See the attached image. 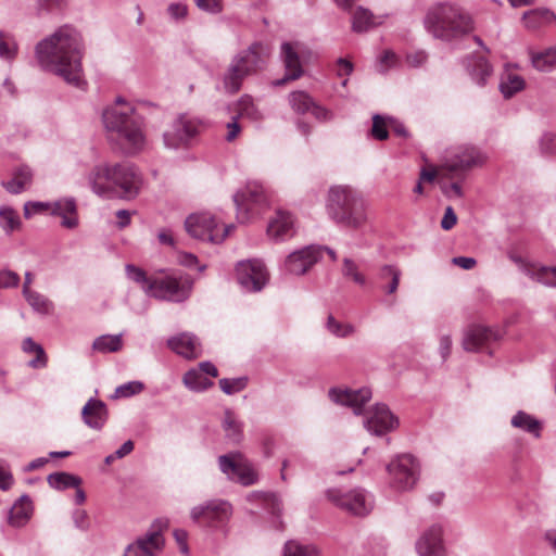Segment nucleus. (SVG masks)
<instances>
[{"label":"nucleus","instance_id":"1","mask_svg":"<svg viewBox=\"0 0 556 556\" xmlns=\"http://www.w3.org/2000/svg\"><path fill=\"white\" fill-rule=\"evenodd\" d=\"M85 43L80 31L70 24L58 27L35 46L39 67L61 77L66 84L84 89L83 58Z\"/></svg>","mask_w":556,"mask_h":556},{"label":"nucleus","instance_id":"2","mask_svg":"<svg viewBox=\"0 0 556 556\" xmlns=\"http://www.w3.org/2000/svg\"><path fill=\"white\" fill-rule=\"evenodd\" d=\"M102 123L108 139L115 142L123 153L135 155L147 146L146 119L139 113L138 106L123 97H116L114 102L102 111Z\"/></svg>","mask_w":556,"mask_h":556},{"label":"nucleus","instance_id":"3","mask_svg":"<svg viewBox=\"0 0 556 556\" xmlns=\"http://www.w3.org/2000/svg\"><path fill=\"white\" fill-rule=\"evenodd\" d=\"M86 179L94 194L108 200L131 201L143 184L138 168L128 162H100L90 168Z\"/></svg>","mask_w":556,"mask_h":556},{"label":"nucleus","instance_id":"4","mask_svg":"<svg viewBox=\"0 0 556 556\" xmlns=\"http://www.w3.org/2000/svg\"><path fill=\"white\" fill-rule=\"evenodd\" d=\"M424 23L434 38L447 42L462 39L475 29L470 14L452 3H438L431 7Z\"/></svg>","mask_w":556,"mask_h":556},{"label":"nucleus","instance_id":"5","mask_svg":"<svg viewBox=\"0 0 556 556\" xmlns=\"http://www.w3.org/2000/svg\"><path fill=\"white\" fill-rule=\"evenodd\" d=\"M326 210L330 219L340 227L361 229L368 220L364 198L349 186H333L329 189Z\"/></svg>","mask_w":556,"mask_h":556},{"label":"nucleus","instance_id":"6","mask_svg":"<svg viewBox=\"0 0 556 556\" xmlns=\"http://www.w3.org/2000/svg\"><path fill=\"white\" fill-rule=\"evenodd\" d=\"M486 159L485 153L475 146H458L445 155L441 175L443 178L464 180L469 170L481 167Z\"/></svg>","mask_w":556,"mask_h":556},{"label":"nucleus","instance_id":"7","mask_svg":"<svg viewBox=\"0 0 556 556\" xmlns=\"http://www.w3.org/2000/svg\"><path fill=\"white\" fill-rule=\"evenodd\" d=\"M193 281L186 275L162 273L152 279L148 286V295L162 301L181 303L189 299Z\"/></svg>","mask_w":556,"mask_h":556},{"label":"nucleus","instance_id":"8","mask_svg":"<svg viewBox=\"0 0 556 556\" xmlns=\"http://www.w3.org/2000/svg\"><path fill=\"white\" fill-rule=\"evenodd\" d=\"M231 516V504L222 498L207 500L190 509V518L195 525L214 531L225 532Z\"/></svg>","mask_w":556,"mask_h":556},{"label":"nucleus","instance_id":"9","mask_svg":"<svg viewBox=\"0 0 556 556\" xmlns=\"http://www.w3.org/2000/svg\"><path fill=\"white\" fill-rule=\"evenodd\" d=\"M233 202L237 207L238 220L247 223L268 207L269 194L262 184L251 181L233 194Z\"/></svg>","mask_w":556,"mask_h":556},{"label":"nucleus","instance_id":"10","mask_svg":"<svg viewBox=\"0 0 556 556\" xmlns=\"http://www.w3.org/2000/svg\"><path fill=\"white\" fill-rule=\"evenodd\" d=\"M186 231L194 239L222 243L233 228L232 225L220 228L215 216L208 212L189 215L185 220Z\"/></svg>","mask_w":556,"mask_h":556},{"label":"nucleus","instance_id":"11","mask_svg":"<svg viewBox=\"0 0 556 556\" xmlns=\"http://www.w3.org/2000/svg\"><path fill=\"white\" fill-rule=\"evenodd\" d=\"M327 497L336 506L359 517L368 515L375 505L374 495L363 488H354L349 491L329 489Z\"/></svg>","mask_w":556,"mask_h":556},{"label":"nucleus","instance_id":"12","mask_svg":"<svg viewBox=\"0 0 556 556\" xmlns=\"http://www.w3.org/2000/svg\"><path fill=\"white\" fill-rule=\"evenodd\" d=\"M419 463L413 455H397L387 466L390 486L401 492L412 490L419 479Z\"/></svg>","mask_w":556,"mask_h":556},{"label":"nucleus","instance_id":"13","mask_svg":"<svg viewBox=\"0 0 556 556\" xmlns=\"http://www.w3.org/2000/svg\"><path fill=\"white\" fill-rule=\"evenodd\" d=\"M219 470L232 482L250 486L258 481V473L240 452H230L218 457Z\"/></svg>","mask_w":556,"mask_h":556},{"label":"nucleus","instance_id":"14","mask_svg":"<svg viewBox=\"0 0 556 556\" xmlns=\"http://www.w3.org/2000/svg\"><path fill=\"white\" fill-rule=\"evenodd\" d=\"M237 280L244 292H260L268 281V273L260 260L241 261L236 267Z\"/></svg>","mask_w":556,"mask_h":556},{"label":"nucleus","instance_id":"15","mask_svg":"<svg viewBox=\"0 0 556 556\" xmlns=\"http://www.w3.org/2000/svg\"><path fill=\"white\" fill-rule=\"evenodd\" d=\"M363 424L370 434L382 437L397 428L399 419L388 405L378 403L366 412Z\"/></svg>","mask_w":556,"mask_h":556},{"label":"nucleus","instance_id":"16","mask_svg":"<svg viewBox=\"0 0 556 556\" xmlns=\"http://www.w3.org/2000/svg\"><path fill=\"white\" fill-rule=\"evenodd\" d=\"M502 338L498 329L482 325H470L464 330L462 345L467 352H479Z\"/></svg>","mask_w":556,"mask_h":556},{"label":"nucleus","instance_id":"17","mask_svg":"<svg viewBox=\"0 0 556 556\" xmlns=\"http://www.w3.org/2000/svg\"><path fill=\"white\" fill-rule=\"evenodd\" d=\"M197 134V123L186 115H180L174 121L170 129L164 132V144L168 149L176 150L186 147Z\"/></svg>","mask_w":556,"mask_h":556},{"label":"nucleus","instance_id":"18","mask_svg":"<svg viewBox=\"0 0 556 556\" xmlns=\"http://www.w3.org/2000/svg\"><path fill=\"white\" fill-rule=\"evenodd\" d=\"M443 527L434 523L427 528L415 543L418 556H447Z\"/></svg>","mask_w":556,"mask_h":556},{"label":"nucleus","instance_id":"19","mask_svg":"<svg viewBox=\"0 0 556 556\" xmlns=\"http://www.w3.org/2000/svg\"><path fill=\"white\" fill-rule=\"evenodd\" d=\"M328 396L333 403L351 407L355 415H361L363 406L371 399V391L368 388L353 390L334 387L329 390Z\"/></svg>","mask_w":556,"mask_h":556},{"label":"nucleus","instance_id":"20","mask_svg":"<svg viewBox=\"0 0 556 556\" xmlns=\"http://www.w3.org/2000/svg\"><path fill=\"white\" fill-rule=\"evenodd\" d=\"M321 257L319 245H307L290 253L285 261V268L292 275L305 274Z\"/></svg>","mask_w":556,"mask_h":556},{"label":"nucleus","instance_id":"21","mask_svg":"<svg viewBox=\"0 0 556 556\" xmlns=\"http://www.w3.org/2000/svg\"><path fill=\"white\" fill-rule=\"evenodd\" d=\"M295 218L286 210H277L269 219L266 233L274 242H283L295 235Z\"/></svg>","mask_w":556,"mask_h":556},{"label":"nucleus","instance_id":"22","mask_svg":"<svg viewBox=\"0 0 556 556\" xmlns=\"http://www.w3.org/2000/svg\"><path fill=\"white\" fill-rule=\"evenodd\" d=\"M163 545L164 538L159 530L148 531L128 544L123 556H155Z\"/></svg>","mask_w":556,"mask_h":556},{"label":"nucleus","instance_id":"23","mask_svg":"<svg viewBox=\"0 0 556 556\" xmlns=\"http://www.w3.org/2000/svg\"><path fill=\"white\" fill-rule=\"evenodd\" d=\"M50 214L61 217V226L66 229H75L79 225L77 201L74 197L51 201Z\"/></svg>","mask_w":556,"mask_h":556},{"label":"nucleus","instance_id":"24","mask_svg":"<svg viewBox=\"0 0 556 556\" xmlns=\"http://www.w3.org/2000/svg\"><path fill=\"white\" fill-rule=\"evenodd\" d=\"M289 104L292 110L298 114H305L311 112L319 121H327L330 117V112L325 108L315 103L312 97L302 90L293 91L288 96Z\"/></svg>","mask_w":556,"mask_h":556},{"label":"nucleus","instance_id":"25","mask_svg":"<svg viewBox=\"0 0 556 556\" xmlns=\"http://www.w3.org/2000/svg\"><path fill=\"white\" fill-rule=\"evenodd\" d=\"M167 346L185 358H197L201 355L202 349L197 336L190 332H182L167 340Z\"/></svg>","mask_w":556,"mask_h":556},{"label":"nucleus","instance_id":"26","mask_svg":"<svg viewBox=\"0 0 556 556\" xmlns=\"http://www.w3.org/2000/svg\"><path fill=\"white\" fill-rule=\"evenodd\" d=\"M280 53L285 64L286 75L283 78L275 81L276 86H281L289 80H295L303 75L302 63L293 43L283 42Z\"/></svg>","mask_w":556,"mask_h":556},{"label":"nucleus","instance_id":"27","mask_svg":"<svg viewBox=\"0 0 556 556\" xmlns=\"http://www.w3.org/2000/svg\"><path fill=\"white\" fill-rule=\"evenodd\" d=\"M232 61H238V65L245 72V74H248V76L253 75L265 64L263 46L258 42H254L247 49L237 53L232 58Z\"/></svg>","mask_w":556,"mask_h":556},{"label":"nucleus","instance_id":"28","mask_svg":"<svg viewBox=\"0 0 556 556\" xmlns=\"http://www.w3.org/2000/svg\"><path fill=\"white\" fill-rule=\"evenodd\" d=\"M84 422L91 429L101 430L108 420V408L103 401L90 397L81 409Z\"/></svg>","mask_w":556,"mask_h":556},{"label":"nucleus","instance_id":"29","mask_svg":"<svg viewBox=\"0 0 556 556\" xmlns=\"http://www.w3.org/2000/svg\"><path fill=\"white\" fill-rule=\"evenodd\" d=\"M33 515V504L27 495H22L11 507L8 522L14 528L24 527Z\"/></svg>","mask_w":556,"mask_h":556},{"label":"nucleus","instance_id":"30","mask_svg":"<svg viewBox=\"0 0 556 556\" xmlns=\"http://www.w3.org/2000/svg\"><path fill=\"white\" fill-rule=\"evenodd\" d=\"M33 180V170L27 165H20L12 172V177L2 182L4 189L12 194H18L30 185Z\"/></svg>","mask_w":556,"mask_h":556},{"label":"nucleus","instance_id":"31","mask_svg":"<svg viewBox=\"0 0 556 556\" xmlns=\"http://www.w3.org/2000/svg\"><path fill=\"white\" fill-rule=\"evenodd\" d=\"M247 77L248 74L238 65V61L231 60L223 76L225 91L230 94L238 92Z\"/></svg>","mask_w":556,"mask_h":556},{"label":"nucleus","instance_id":"32","mask_svg":"<svg viewBox=\"0 0 556 556\" xmlns=\"http://www.w3.org/2000/svg\"><path fill=\"white\" fill-rule=\"evenodd\" d=\"M510 425L516 429H520L527 433L532 434L534 438L541 437V422L525 410H518L511 417Z\"/></svg>","mask_w":556,"mask_h":556},{"label":"nucleus","instance_id":"33","mask_svg":"<svg viewBox=\"0 0 556 556\" xmlns=\"http://www.w3.org/2000/svg\"><path fill=\"white\" fill-rule=\"evenodd\" d=\"M467 67L472 80L479 86H483L492 73V66L483 56H471Z\"/></svg>","mask_w":556,"mask_h":556},{"label":"nucleus","instance_id":"34","mask_svg":"<svg viewBox=\"0 0 556 556\" xmlns=\"http://www.w3.org/2000/svg\"><path fill=\"white\" fill-rule=\"evenodd\" d=\"M380 23L372 12L364 7H357L352 13V30L355 33H365Z\"/></svg>","mask_w":556,"mask_h":556},{"label":"nucleus","instance_id":"35","mask_svg":"<svg viewBox=\"0 0 556 556\" xmlns=\"http://www.w3.org/2000/svg\"><path fill=\"white\" fill-rule=\"evenodd\" d=\"M250 503H260L271 514H280L282 509L281 501L276 493L253 491L247 495Z\"/></svg>","mask_w":556,"mask_h":556},{"label":"nucleus","instance_id":"36","mask_svg":"<svg viewBox=\"0 0 556 556\" xmlns=\"http://www.w3.org/2000/svg\"><path fill=\"white\" fill-rule=\"evenodd\" d=\"M525 87L526 81L520 75L511 73L509 71H506L502 75L500 90L505 99L514 97L516 93L523 90Z\"/></svg>","mask_w":556,"mask_h":556},{"label":"nucleus","instance_id":"37","mask_svg":"<svg viewBox=\"0 0 556 556\" xmlns=\"http://www.w3.org/2000/svg\"><path fill=\"white\" fill-rule=\"evenodd\" d=\"M184 386L192 392H203L213 387V381L202 375L201 370L191 368L182 377Z\"/></svg>","mask_w":556,"mask_h":556},{"label":"nucleus","instance_id":"38","mask_svg":"<svg viewBox=\"0 0 556 556\" xmlns=\"http://www.w3.org/2000/svg\"><path fill=\"white\" fill-rule=\"evenodd\" d=\"M223 429L225 431L226 438L231 443H239L243 438V424L237 419L233 412L230 409H226L223 419Z\"/></svg>","mask_w":556,"mask_h":556},{"label":"nucleus","instance_id":"39","mask_svg":"<svg viewBox=\"0 0 556 556\" xmlns=\"http://www.w3.org/2000/svg\"><path fill=\"white\" fill-rule=\"evenodd\" d=\"M47 481L52 489L58 491L78 488L83 482L80 477L65 471L50 473Z\"/></svg>","mask_w":556,"mask_h":556},{"label":"nucleus","instance_id":"40","mask_svg":"<svg viewBox=\"0 0 556 556\" xmlns=\"http://www.w3.org/2000/svg\"><path fill=\"white\" fill-rule=\"evenodd\" d=\"M18 49L15 36L0 30V59L9 64L13 63L18 54Z\"/></svg>","mask_w":556,"mask_h":556},{"label":"nucleus","instance_id":"41","mask_svg":"<svg viewBox=\"0 0 556 556\" xmlns=\"http://www.w3.org/2000/svg\"><path fill=\"white\" fill-rule=\"evenodd\" d=\"M123 334H102L94 339L92 349L99 353H115L123 348Z\"/></svg>","mask_w":556,"mask_h":556},{"label":"nucleus","instance_id":"42","mask_svg":"<svg viewBox=\"0 0 556 556\" xmlns=\"http://www.w3.org/2000/svg\"><path fill=\"white\" fill-rule=\"evenodd\" d=\"M531 63L540 72H552L556 68V48L532 53Z\"/></svg>","mask_w":556,"mask_h":556},{"label":"nucleus","instance_id":"43","mask_svg":"<svg viewBox=\"0 0 556 556\" xmlns=\"http://www.w3.org/2000/svg\"><path fill=\"white\" fill-rule=\"evenodd\" d=\"M22 349L27 354H36V357L28 362V366L31 368H45L48 363V358L43 348L36 343L31 338H25L22 344Z\"/></svg>","mask_w":556,"mask_h":556},{"label":"nucleus","instance_id":"44","mask_svg":"<svg viewBox=\"0 0 556 556\" xmlns=\"http://www.w3.org/2000/svg\"><path fill=\"white\" fill-rule=\"evenodd\" d=\"M282 556H320V551L313 544L289 540L283 545Z\"/></svg>","mask_w":556,"mask_h":556},{"label":"nucleus","instance_id":"45","mask_svg":"<svg viewBox=\"0 0 556 556\" xmlns=\"http://www.w3.org/2000/svg\"><path fill=\"white\" fill-rule=\"evenodd\" d=\"M22 226L18 213L10 206H0V228L5 235H12Z\"/></svg>","mask_w":556,"mask_h":556},{"label":"nucleus","instance_id":"46","mask_svg":"<svg viewBox=\"0 0 556 556\" xmlns=\"http://www.w3.org/2000/svg\"><path fill=\"white\" fill-rule=\"evenodd\" d=\"M22 293L31 308L39 314L48 315L53 308L52 302L37 291L22 290Z\"/></svg>","mask_w":556,"mask_h":556},{"label":"nucleus","instance_id":"47","mask_svg":"<svg viewBox=\"0 0 556 556\" xmlns=\"http://www.w3.org/2000/svg\"><path fill=\"white\" fill-rule=\"evenodd\" d=\"M237 116L245 117L253 122H258L263 118V115L255 105L253 98L249 94L242 96L237 102Z\"/></svg>","mask_w":556,"mask_h":556},{"label":"nucleus","instance_id":"48","mask_svg":"<svg viewBox=\"0 0 556 556\" xmlns=\"http://www.w3.org/2000/svg\"><path fill=\"white\" fill-rule=\"evenodd\" d=\"M527 274L544 286L556 287V267H532Z\"/></svg>","mask_w":556,"mask_h":556},{"label":"nucleus","instance_id":"49","mask_svg":"<svg viewBox=\"0 0 556 556\" xmlns=\"http://www.w3.org/2000/svg\"><path fill=\"white\" fill-rule=\"evenodd\" d=\"M384 276H390V280L382 288L386 290L387 293L392 294L397 290L401 271L395 266L384 265L380 269L379 279H383Z\"/></svg>","mask_w":556,"mask_h":556},{"label":"nucleus","instance_id":"50","mask_svg":"<svg viewBox=\"0 0 556 556\" xmlns=\"http://www.w3.org/2000/svg\"><path fill=\"white\" fill-rule=\"evenodd\" d=\"M220 390L227 394L232 395L245 389L248 384L247 377L238 378H223L218 381Z\"/></svg>","mask_w":556,"mask_h":556},{"label":"nucleus","instance_id":"51","mask_svg":"<svg viewBox=\"0 0 556 556\" xmlns=\"http://www.w3.org/2000/svg\"><path fill=\"white\" fill-rule=\"evenodd\" d=\"M125 269L128 279L140 285L144 293L148 295V286L152 285L153 277H148L144 270L131 264L126 265Z\"/></svg>","mask_w":556,"mask_h":556},{"label":"nucleus","instance_id":"52","mask_svg":"<svg viewBox=\"0 0 556 556\" xmlns=\"http://www.w3.org/2000/svg\"><path fill=\"white\" fill-rule=\"evenodd\" d=\"M327 330L338 338H346L354 333L355 329L350 324L338 321L332 315H329L326 324Z\"/></svg>","mask_w":556,"mask_h":556},{"label":"nucleus","instance_id":"53","mask_svg":"<svg viewBox=\"0 0 556 556\" xmlns=\"http://www.w3.org/2000/svg\"><path fill=\"white\" fill-rule=\"evenodd\" d=\"M342 275L346 278H351L355 283L364 286L366 278L358 270V265L350 257L343 258Z\"/></svg>","mask_w":556,"mask_h":556},{"label":"nucleus","instance_id":"54","mask_svg":"<svg viewBox=\"0 0 556 556\" xmlns=\"http://www.w3.org/2000/svg\"><path fill=\"white\" fill-rule=\"evenodd\" d=\"M144 389V384L140 381H129L118 386L115 389L113 399H126L140 393Z\"/></svg>","mask_w":556,"mask_h":556},{"label":"nucleus","instance_id":"55","mask_svg":"<svg viewBox=\"0 0 556 556\" xmlns=\"http://www.w3.org/2000/svg\"><path fill=\"white\" fill-rule=\"evenodd\" d=\"M35 9L38 15L49 14L60 11L66 7V0H34Z\"/></svg>","mask_w":556,"mask_h":556},{"label":"nucleus","instance_id":"56","mask_svg":"<svg viewBox=\"0 0 556 556\" xmlns=\"http://www.w3.org/2000/svg\"><path fill=\"white\" fill-rule=\"evenodd\" d=\"M167 14L174 22H181L188 15V5L184 2H172L167 7Z\"/></svg>","mask_w":556,"mask_h":556},{"label":"nucleus","instance_id":"57","mask_svg":"<svg viewBox=\"0 0 556 556\" xmlns=\"http://www.w3.org/2000/svg\"><path fill=\"white\" fill-rule=\"evenodd\" d=\"M371 135L377 140H386L389 137L386 121L379 114L372 117Z\"/></svg>","mask_w":556,"mask_h":556},{"label":"nucleus","instance_id":"58","mask_svg":"<svg viewBox=\"0 0 556 556\" xmlns=\"http://www.w3.org/2000/svg\"><path fill=\"white\" fill-rule=\"evenodd\" d=\"M20 283L17 273L10 269L0 270V289L16 288Z\"/></svg>","mask_w":556,"mask_h":556},{"label":"nucleus","instance_id":"59","mask_svg":"<svg viewBox=\"0 0 556 556\" xmlns=\"http://www.w3.org/2000/svg\"><path fill=\"white\" fill-rule=\"evenodd\" d=\"M43 211H51V201L50 202H26L24 204V216L26 218H30L33 214L41 213Z\"/></svg>","mask_w":556,"mask_h":556},{"label":"nucleus","instance_id":"60","mask_svg":"<svg viewBox=\"0 0 556 556\" xmlns=\"http://www.w3.org/2000/svg\"><path fill=\"white\" fill-rule=\"evenodd\" d=\"M194 3L201 11L210 14H218L223 11L220 0H194Z\"/></svg>","mask_w":556,"mask_h":556},{"label":"nucleus","instance_id":"61","mask_svg":"<svg viewBox=\"0 0 556 556\" xmlns=\"http://www.w3.org/2000/svg\"><path fill=\"white\" fill-rule=\"evenodd\" d=\"M462 181L460 179H458L457 181H453V182H442L441 184V190L443 192V194L445 197H447L448 199H456V198H462L463 197V189H462V185L460 182Z\"/></svg>","mask_w":556,"mask_h":556},{"label":"nucleus","instance_id":"62","mask_svg":"<svg viewBox=\"0 0 556 556\" xmlns=\"http://www.w3.org/2000/svg\"><path fill=\"white\" fill-rule=\"evenodd\" d=\"M541 150L545 153H556V134L546 132L540 141Z\"/></svg>","mask_w":556,"mask_h":556},{"label":"nucleus","instance_id":"63","mask_svg":"<svg viewBox=\"0 0 556 556\" xmlns=\"http://www.w3.org/2000/svg\"><path fill=\"white\" fill-rule=\"evenodd\" d=\"M74 525L77 529L86 531L89 528L88 514L84 509H75L72 514Z\"/></svg>","mask_w":556,"mask_h":556},{"label":"nucleus","instance_id":"64","mask_svg":"<svg viewBox=\"0 0 556 556\" xmlns=\"http://www.w3.org/2000/svg\"><path fill=\"white\" fill-rule=\"evenodd\" d=\"M354 70V65L351 61L339 58L336 62V74L338 77H349Z\"/></svg>","mask_w":556,"mask_h":556}]
</instances>
